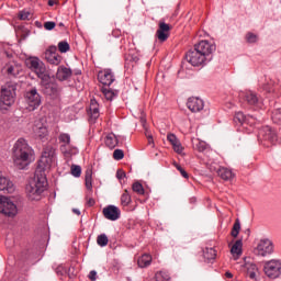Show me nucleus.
Returning <instances> with one entry per match:
<instances>
[{"label":"nucleus","mask_w":281,"mask_h":281,"mask_svg":"<svg viewBox=\"0 0 281 281\" xmlns=\"http://www.w3.org/2000/svg\"><path fill=\"white\" fill-rule=\"evenodd\" d=\"M246 41H247V43H257L258 42V35H256L254 33H248L246 35Z\"/></svg>","instance_id":"obj_45"},{"label":"nucleus","mask_w":281,"mask_h":281,"mask_svg":"<svg viewBox=\"0 0 281 281\" xmlns=\"http://www.w3.org/2000/svg\"><path fill=\"white\" fill-rule=\"evenodd\" d=\"M117 144H119V140L115 134L111 133L105 136V146H108V148H110L111 150H113V148H115Z\"/></svg>","instance_id":"obj_31"},{"label":"nucleus","mask_w":281,"mask_h":281,"mask_svg":"<svg viewBox=\"0 0 281 281\" xmlns=\"http://www.w3.org/2000/svg\"><path fill=\"white\" fill-rule=\"evenodd\" d=\"M257 256H271L273 252V241L269 238H262L258 241L257 247L255 248Z\"/></svg>","instance_id":"obj_9"},{"label":"nucleus","mask_w":281,"mask_h":281,"mask_svg":"<svg viewBox=\"0 0 281 281\" xmlns=\"http://www.w3.org/2000/svg\"><path fill=\"white\" fill-rule=\"evenodd\" d=\"M89 280L91 281H95L98 280V272L95 270H91L89 276H88Z\"/></svg>","instance_id":"obj_49"},{"label":"nucleus","mask_w":281,"mask_h":281,"mask_svg":"<svg viewBox=\"0 0 281 281\" xmlns=\"http://www.w3.org/2000/svg\"><path fill=\"white\" fill-rule=\"evenodd\" d=\"M4 69L8 76H10L11 78H16L18 76L21 75V71H23V66L16 63H11V64H8L4 67Z\"/></svg>","instance_id":"obj_22"},{"label":"nucleus","mask_w":281,"mask_h":281,"mask_svg":"<svg viewBox=\"0 0 281 281\" xmlns=\"http://www.w3.org/2000/svg\"><path fill=\"white\" fill-rule=\"evenodd\" d=\"M167 139L171 144L175 153H177L178 155H181V153H183V145H181V140H179V138H177V135L168 134Z\"/></svg>","instance_id":"obj_24"},{"label":"nucleus","mask_w":281,"mask_h":281,"mask_svg":"<svg viewBox=\"0 0 281 281\" xmlns=\"http://www.w3.org/2000/svg\"><path fill=\"white\" fill-rule=\"evenodd\" d=\"M41 89L45 95H50L52 98H56L58 93H60V89L58 88V85L52 82V78L49 75L45 80H41Z\"/></svg>","instance_id":"obj_8"},{"label":"nucleus","mask_w":281,"mask_h":281,"mask_svg":"<svg viewBox=\"0 0 281 281\" xmlns=\"http://www.w3.org/2000/svg\"><path fill=\"white\" fill-rule=\"evenodd\" d=\"M156 36L160 43H166L168 41V37L170 36V25L166 22H160L159 27L156 32Z\"/></svg>","instance_id":"obj_18"},{"label":"nucleus","mask_w":281,"mask_h":281,"mask_svg":"<svg viewBox=\"0 0 281 281\" xmlns=\"http://www.w3.org/2000/svg\"><path fill=\"white\" fill-rule=\"evenodd\" d=\"M65 26V24H63V23H59V27H64Z\"/></svg>","instance_id":"obj_56"},{"label":"nucleus","mask_w":281,"mask_h":281,"mask_svg":"<svg viewBox=\"0 0 281 281\" xmlns=\"http://www.w3.org/2000/svg\"><path fill=\"white\" fill-rule=\"evenodd\" d=\"M132 190L133 192H136V194H144V186H142L139 182H135L132 186Z\"/></svg>","instance_id":"obj_41"},{"label":"nucleus","mask_w":281,"mask_h":281,"mask_svg":"<svg viewBox=\"0 0 281 281\" xmlns=\"http://www.w3.org/2000/svg\"><path fill=\"white\" fill-rule=\"evenodd\" d=\"M12 159L15 168L25 170L34 161V149L27 140L19 138L12 147Z\"/></svg>","instance_id":"obj_2"},{"label":"nucleus","mask_w":281,"mask_h":281,"mask_svg":"<svg viewBox=\"0 0 281 281\" xmlns=\"http://www.w3.org/2000/svg\"><path fill=\"white\" fill-rule=\"evenodd\" d=\"M145 135L147 137L148 145L151 146V148H155V139L153 138V134H150L148 130H145Z\"/></svg>","instance_id":"obj_44"},{"label":"nucleus","mask_w":281,"mask_h":281,"mask_svg":"<svg viewBox=\"0 0 281 281\" xmlns=\"http://www.w3.org/2000/svg\"><path fill=\"white\" fill-rule=\"evenodd\" d=\"M217 175L224 181H232V179H234V177H236V173H234V171L227 167L220 168L217 170Z\"/></svg>","instance_id":"obj_25"},{"label":"nucleus","mask_w":281,"mask_h":281,"mask_svg":"<svg viewBox=\"0 0 281 281\" xmlns=\"http://www.w3.org/2000/svg\"><path fill=\"white\" fill-rule=\"evenodd\" d=\"M19 19H20L21 21H27V20H30V11H25V10L21 11V12L19 13Z\"/></svg>","instance_id":"obj_46"},{"label":"nucleus","mask_w":281,"mask_h":281,"mask_svg":"<svg viewBox=\"0 0 281 281\" xmlns=\"http://www.w3.org/2000/svg\"><path fill=\"white\" fill-rule=\"evenodd\" d=\"M56 160V149L52 146H47L44 148L42 153V158L40 160V166L37 170H43L45 172V168H52V164Z\"/></svg>","instance_id":"obj_6"},{"label":"nucleus","mask_w":281,"mask_h":281,"mask_svg":"<svg viewBox=\"0 0 281 281\" xmlns=\"http://www.w3.org/2000/svg\"><path fill=\"white\" fill-rule=\"evenodd\" d=\"M187 106L192 113H200V111H203L205 103L200 98L191 97L188 99Z\"/></svg>","instance_id":"obj_17"},{"label":"nucleus","mask_w":281,"mask_h":281,"mask_svg":"<svg viewBox=\"0 0 281 281\" xmlns=\"http://www.w3.org/2000/svg\"><path fill=\"white\" fill-rule=\"evenodd\" d=\"M140 122H142L143 126H146V119L145 117H142Z\"/></svg>","instance_id":"obj_54"},{"label":"nucleus","mask_w":281,"mask_h":281,"mask_svg":"<svg viewBox=\"0 0 281 281\" xmlns=\"http://www.w3.org/2000/svg\"><path fill=\"white\" fill-rule=\"evenodd\" d=\"M59 143L61 144L60 150L61 153H67V148H69L71 144V136L67 133H61L58 136Z\"/></svg>","instance_id":"obj_26"},{"label":"nucleus","mask_w":281,"mask_h":281,"mask_svg":"<svg viewBox=\"0 0 281 281\" xmlns=\"http://www.w3.org/2000/svg\"><path fill=\"white\" fill-rule=\"evenodd\" d=\"M74 214H77V216H80V211L78 209H72Z\"/></svg>","instance_id":"obj_53"},{"label":"nucleus","mask_w":281,"mask_h":281,"mask_svg":"<svg viewBox=\"0 0 281 281\" xmlns=\"http://www.w3.org/2000/svg\"><path fill=\"white\" fill-rule=\"evenodd\" d=\"M26 67L40 78V80H45L49 74H47V67L45 63L38 57H29L25 60Z\"/></svg>","instance_id":"obj_5"},{"label":"nucleus","mask_w":281,"mask_h":281,"mask_svg":"<svg viewBox=\"0 0 281 281\" xmlns=\"http://www.w3.org/2000/svg\"><path fill=\"white\" fill-rule=\"evenodd\" d=\"M151 262H153V257L149 254H144L138 258V261H137L138 267L140 269H146V267H150Z\"/></svg>","instance_id":"obj_30"},{"label":"nucleus","mask_w":281,"mask_h":281,"mask_svg":"<svg viewBox=\"0 0 281 281\" xmlns=\"http://www.w3.org/2000/svg\"><path fill=\"white\" fill-rule=\"evenodd\" d=\"M86 188L87 190H93V176L91 171L86 172Z\"/></svg>","instance_id":"obj_35"},{"label":"nucleus","mask_w":281,"mask_h":281,"mask_svg":"<svg viewBox=\"0 0 281 281\" xmlns=\"http://www.w3.org/2000/svg\"><path fill=\"white\" fill-rule=\"evenodd\" d=\"M89 115L91 122H95L100 117V105L95 99L90 100Z\"/></svg>","instance_id":"obj_23"},{"label":"nucleus","mask_w":281,"mask_h":281,"mask_svg":"<svg viewBox=\"0 0 281 281\" xmlns=\"http://www.w3.org/2000/svg\"><path fill=\"white\" fill-rule=\"evenodd\" d=\"M113 157L116 161H120V160L124 159V150L115 149L114 153H113Z\"/></svg>","instance_id":"obj_43"},{"label":"nucleus","mask_w":281,"mask_h":281,"mask_svg":"<svg viewBox=\"0 0 281 281\" xmlns=\"http://www.w3.org/2000/svg\"><path fill=\"white\" fill-rule=\"evenodd\" d=\"M193 147L199 150V153H203V150H205L206 145L205 142L200 140V139H194L193 140Z\"/></svg>","instance_id":"obj_37"},{"label":"nucleus","mask_w":281,"mask_h":281,"mask_svg":"<svg viewBox=\"0 0 281 281\" xmlns=\"http://www.w3.org/2000/svg\"><path fill=\"white\" fill-rule=\"evenodd\" d=\"M103 216L108 221H117L120 216H122V211H120V207L110 204L103 209Z\"/></svg>","instance_id":"obj_14"},{"label":"nucleus","mask_w":281,"mask_h":281,"mask_svg":"<svg viewBox=\"0 0 281 281\" xmlns=\"http://www.w3.org/2000/svg\"><path fill=\"white\" fill-rule=\"evenodd\" d=\"M132 201L133 200L131 199V193L128 192V190H125L121 195V205H123V207H128Z\"/></svg>","instance_id":"obj_32"},{"label":"nucleus","mask_w":281,"mask_h":281,"mask_svg":"<svg viewBox=\"0 0 281 281\" xmlns=\"http://www.w3.org/2000/svg\"><path fill=\"white\" fill-rule=\"evenodd\" d=\"M33 135L35 139H41V142H46L49 135V131L47 130V126H45V124L37 122L33 126Z\"/></svg>","instance_id":"obj_13"},{"label":"nucleus","mask_w":281,"mask_h":281,"mask_svg":"<svg viewBox=\"0 0 281 281\" xmlns=\"http://www.w3.org/2000/svg\"><path fill=\"white\" fill-rule=\"evenodd\" d=\"M240 98H244L250 106L258 104V95L252 91H246L240 93Z\"/></svg>","instance_id":"obj_27"},{"label":"nucleus","mask_w":281,"mask_h":281,"mask_svg":"<svg viewBox=\"0 0 281 281\" xmlns=\"http://www.w3.org/2000/svg\"><path fill=\"white\" fill-rule=\"evenodd\" d=\"M55 3H56V2H55L54 0H49V1H48V5H50V7L55 5Z\"/></svg>","instance_id":"obj_55"},{"label":"nucleus","mask_w":281,"mask_h":281,"mask_svg":"<svg viewBox=\"0 0 281 281\" xmlns=\"http://www.w3.org/2000/svg\"><path fill=\"white\" fill-rule=\"evenodd\" d=\"M102 93L108 100H113V98H115V92L109 88H102Z\"/></svg>","instance_id":"obj_40"},{"label":"nucleus","mask_w":281,"mask_h":281,"mask_svg":"<svg viewBox=\"0 0 281 281\" xmlns=\"http://www.w3.org/2000/svg\"><path fill=\"white\" fill-rule=\"evenodd\" d=\"M47 190V176L43 169H36L34 178L26 186V196L30 201H41Z\"/></svg>","instance_id":"obj_3"},{"label":"nucleus","mask_w":281,"mask_h":281,"mask_svg":"<svg viewBox=\"0 0 281 281\" xmlns=\"http://www.w3.org/2000/svg\"><path fill=\"white\" fill-rule=\"evenodd\" d=\"M14 190V183L10 181V179L3 177V175L0 171V192H7L8 194H12Z\"/></svg>","instance_id":"obj_20"},{"label":"nucleus","mask_w":281,"mask_h":281,"mask_svg":"<svg viewBox=\"0 0 281 281\" xmlns=\"http://www.w3.org/2000/svg\"><path fill=\"white\" fill-rule=\"evenodd\" d=\"M246 276L250 278V280H258L260 278V270L256 263L247 262L245 263Z\"/></svg>","instance_id":"obj_21"},{"label":"nucleus","mask_w":281,"mask_h":281,"mask_svg":"<svg viewBox=\"0 0 281 281\" xmlns=\"http://www.w3.org/2000/svg\"><path fill=\"white\" fill-rule=\"evenodd\" d=\"M231 254L235 258V260H238V258L243 256V240L238 239L235 241V244L231 248Z\"/></svg>","instance_id":"obj_28"},{"label":"nucleus","mask_w":281,"mask_h":281,"mask_svg":"<svg viewBox=\"0 0 281 281\" xmlns=\"http://www.w3.org/2000/svg\"><path fill=\"white\" fill-rule=\"evenodd\" d=\"M173 166L177 168V170H179L180 175H182L184 179H188V172L181 168V165L175 162Z\"/></svg>","instance_id":"obj_48"},{"label":"nucleus","mask_w":281,"mask_h":281,"mask_svg":"<svg viewBox=\"0 0 281 281\" xmlns=\"http://www.w3.org/2000/svg\"><path fill=\"white\" fill-rule=\"evenodd\" d=\"M97 243L99 247H106L109 245V237L106 236V234H101L98 236Z\"/></svg>","instance_id":"obj_34"},{"label":"nucleus","mask_w":281,"mask_h":281,"mask_svg":"<svg viewBox=\"0 0 281 281\" xmlns=\"http://www.w3.org/2000/svg\"><path fill=\"white\" fill-rule=\"evenodd\" d=\"M71 77V69L65 67V66H60L57 69V74H56V78L57 80H67L68 78Z\"/></svg>","instance_id":"obj_29"},{"label":"nucleus","mask_w":281,"mask_h":281,"mask_svg":"<svg viewBox=\"0 0 281 281\" xmlns=\"http://www.w3.org/2000/svg\"><path fill=\"white\" fill-rule=\"evenodd\" d=\"M54 27H56V22L48 21L44 23V29L47 30L48 32H52Z\"/></svg>","instance_id":"obj_47"},{"label":"nucleus","mask_w":281,"mask_h":281,"mask_svg":"<svg viewBox=\"0 0 281 281\" xmlns=\"http://www.w3.org/2000/svg\"><path fill=\"white\" fill-rule=\"evenodd\" d=\"M71 175L72 177H80L82 175V168L78 165H72L71 167Z\"/></svg>","instance_id":"obj_42"},{"label":"nucleus","mask_w":281,"mask_h":281,"mask_svg":"<svg viewBox=\"0 0 281 281\" xmlns=\"http://www.w3.org/2000/svg\"><path fill=\"white\" fill-rule=\"evenodd\" d=\"M57 47H58L60 54H67V52H69V49H70L69 43H67L65 41L59 42Z\"/></svg>","instance_id":"obj_39"},{"label":"nucleus","mask_w":281,"mask_h":281,"mask_svg":"<svg viewBox=\"0 0 281 281\" xmlns=\"http://www.w3.org/2000/svg\"><path fill=\"white\" fill-rule=\"evenodd\" d=\"M14 100H16V85L12 82H8L1 89V94H0L1 113H8L12 104H14Z\"/></svg>","instance_id":"obj_4"},{"label":"nucleus","mask_w":281,"mask_h":281,"mask_svg":"<svg viewBox=\"0 0 281 281\" xmlns=\"http://www.w3.org/2000/svg\"><path fill=\"white\" fill-rule=\"evenodd\" d=\"M58 48L56 46H49L45 52V58L49 65H60L63 57L57 54Z\"/></svg>","instance_id":"obj_12"},{"label":"nucleus","mask_w":281,"mask_h":281,"mask_svg":"<svg viewBox=\"0 0 281 281\" xmlns=\"http://www.w3.org/2000/svg\"><path fill=\"white\" fill-rule=\"evenodd\" d=\"M263 271L268 278H280L281 274V262L280 260H270L265 265Z\"/></svg>","instance_id":"obj_11"},{"label":"nucleus","mask_w":281,"mask_h":281,"mask_svg":"<svg viewBox=\"0 0 281 281\" xmlns=\"http://www.w3.org/2000/svg\"><path fill=\"white\" fill-rule=\"evenodd\" d=\"M25 101L29 111H36V109L41 106V94H38L36 88H33L31 91L26 92Z\"/></svg>","instance_id":"obj_10"},{"label":"nucleus","mask_w":281,"mask_h":281,"mask_svg":"<svg viewBox=\"0 0 281 281\" xmlns=\"http://www.w3.org/2000/svg\"><path fill=\"white\" fill-rule=\"evenodd\" d=\"M205 260H214L216 258V250L214 248H206L204 251Z\"/></svg>","instance_id":"obj_36"},{"label":"nucleus","mask_w":281,"mask_h":281,"mask_svg":"<svg viewBox=\"0 0 281 281\" xmlns=\"http://www.w3.org/2000/svg\"><path fill=\"white\" fill-rule=\"evenodd\" d=\"M259 135L261 137H263V139H266V142H271V144L278 142V134L269 125L263 126L259 131Z\"/></svg>","instance_id":"obj_19"},{"label":"nucleus","mask_w":281,"mask_h":281,"mask_svg":"<svg viewBox=\"0 0 281 281\" xmlns=\"http://www.w3.org/2000/svg\"><path fill=\"white\" fill-rule=\"evenodd\" d=\"M126 177V172L124 170H117L116 171V178L117 179H124Z\"/></svg>","instance_id":"obj_50"},{"label":"nucleus","mask_w":281,"mask_h":281,"mask_svg":"<svg viewBox=\"0 0 281 281\" xmlns=\"http://www.w3.org/2000/svg\"><path fill=\"white\" fill-rule=\"evenodd\" d=\"M0 214H3L7 218H14L19 214V207L12 200L4 196L0 204Z\"/></svg>","instance_id":"obj_7"},{"label":"nucleus","mask_w":281,"mask_h":281,"mask_svg":"<svg viewBox=\"0 0 281 281\" xmlns=\"http://www.w3.org/2000/svg\"><path fill=\"white\" fill-rule=\"evenodd\" d=\"M225 278L232 279V278H234V274H232V272L227 271V272H225Z\"/></svg>","instance_id":"obj_52"},{"label":"nucleus","mask_w":281,"mask_h":281,"mask_svg":"<svg viewBox=\"0 0 281 281\" xmlns=\"http://www.w3.org/2000/svg\"><path fill=\"white\" fill-rule=\"evenodd\" d=\"M156 281H170V274L166 271H159L156 273Z\"/></svg>","instance_id":"obj_38"},{"label":"nucleus","mask_w":281,"mask_h":281,"mask_svg":"<svg viewBox=\"0 0 281 281\" xmlns=\"http://www.w3.org/2000/svg\"><path fill=\"white\" fill-rule=\"evenodd\" d=\"M87 204H88L90 207H93V205H95V200H93V198H89L88 201H87Z\"/></svg>","instance_id":"obj_51"},{"label":"nucleus","mask_w":281,"mask_h":281,"mask_svg":"<svg viewBox=\"0 0 281 281\" xmlns=\"http://www.w3.org/2000/svg\"><path fill=\"white\" fill-rule=\"evenodd\" d=\"M216 46L209 41H201L194 45V49L189 50L186 58L192 67H202L207 65L214 58Z\"/></svg>","instance_id":"obj_1"},{"label":"nucleus","mask_w":281,"mask_h":281,"mask_svg":"<svg viewBox=\"0 0 281 281\" xmlns=\"http://www.w3.org/2000/svg\"><path fill=\"white\" fill-rule=\"evenodd\" d=\"M234 122L240 126H255L258 121L251 115L246 116L243 112H237L234 116Z\"/></svg>","instance_id":"obj_16"},{"label":"nucleus","mask_w":281,"mask_h":281,"mask_svg":"<svg viewBox=\"0 0 281 281\" xmlns=\"http://www.w3.org/2000/svg\"><path fill=\"white\" fill-rule=\"evenodd\" d=\"M238 234H240V220L235 221L231 236H233V238H238Z\"/></svg>","instance_id":"obj_33"},{"label":"nucleus","mask_w":281,"mask_h":281,"mask_svg":"<svg viewBox=\"0 0 281 281\" xmlns=\"http://www.w3.org/2000/svg\"><path fill=\"white\" fill-rule=\"evenodd\" d=\"M98 80L101 82V85H104V87H111V85L115 82V76L111 69H104L99 71Z\"/></svg>","instance_id":"obj_15"}]
</instances>
